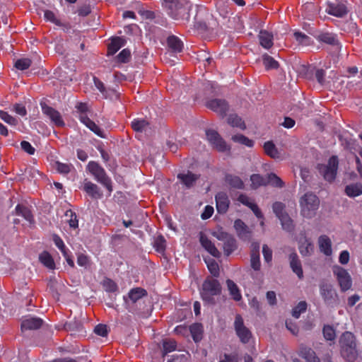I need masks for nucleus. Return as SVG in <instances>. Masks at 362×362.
Wrapping results in <instances>:
<instances>
[{
  "label": "nucleus",
  "mask_w": 362,
  "mask_h": 362,
  "mask_svg": "<svg viewBox=\"0 0 362 362\" xmlns=\"http://www.w3.org/2000/svg\"><path fill=\"white\" fill-rule=\"evenodd\" d=\"M162 4L172 18L189 24L194 29L206 30V25L202 17L204 8L193 5L187 0H163Z\"/></svg>",
  "instance_id": "1"
},
{
  "label": "nucleus",
  "mask_w": 362,
  "mask_h": 362,
  "mask_svg": "<svg viewBox=\"0 0 362 362\" xmlns=\"http://www.w3.org/2000/svg\"><path fill=\"white\" fill-rule=\"evenodd\" d=\"M221 293V286L219 281L213 278H206L202 284L200 295L202 300L209 305L216 303L215 296Z\"/></svg>",
  "instance_id": "2"
},
{
  "label": "nucleus",
  "mask_w": 362,
  "mask_h": 362,
  "mask_svg": "<svg viewBox=\"0 0 362 362\" xmlns=\"http://www.w3.org/2000/svg\"><path fill=\"white\" fill-rule=\"evenodd\" d=\"M86 170L93 175L96 182L106 188L109 194L112 193L113 191L112 180L102 165L98 162L91 160L88 163Z\"/></svg>",
  "instance_id": "3"
},
{
  "label": "nucleus",
  "mask_w": 362,
  "mask_h": 362,
  "mask_svg": "<svg viewBox=\"0 0 362 362\" xmlns=\"http://www.w3.org/2000/svg\"><path fill=\"white\" fill-rule=\"evenodd\" d=\"M300 213L306 218H311L316 214L319 208L320 200L312 192H307L300 199Z\"/></svg>",
  "instance_id": "4"
},
{
  "label": "nucleus",
  "mask_w": 362,
  "mask_h": 362,
  "mask_svg": "<svg viewBox=\"0 0 362 362\" xmlns=\"http://www.w3.org/2000/svg\"><path fill=\"white\" fill-rule=\"evenodd\" d=\"M341 354L347 358L348 362L356 358L357 356L356 344L354 335L350 332H345L339 339Z\"/></svg>",
  "instance_id": "5"
},
{
  "label": "nucleus",
  "mask_w": 362,
  "mask_h": 362,
  "mask_svg": "<svg viewBox=\"0 0 362 362\" xmlns=\"http://www.w3.org/2000/svg\"><path fill=\"white\" fill-rule=\"evenodd\" d=\"M319 287L320 294L327 306L334 308L339 304L338 294L332 284L322 281Z\"/></svg>",
  "instance_id": "6"
},
{
  "label": "nucleus",
  "mask_w": 362,
  "mask_h": 362,
  "mask_svg": "<svg viewBox=\"0 0 362 362\" xmlns=\"http://www.w3.org/2000/svg\"><path fill=\"white\" fill-rule=\"evenodd\" d=\"M338 164L339 161L337 156H332L329 159L327 165L318 164L317 168L320 174L323 176L325 180L332 182L336 177Z\"/></svg>",
  "instance_id": "7"
},
{
  "label": "nucleus",
  "mask_w": 362,
  "mask_h": 362,
  "mask_svg": "<svg viewBox=\"0 0 362 362\" xmlns=\"http://www.w3.org/2000/svg\"><path fill=\"white\" fill-rule=\"evenodd\" d=\"M333 274L337 279L341 292H346L351 288L352 279L345 269L339 266H334Z\"/></svg>",
  "instance_id": "8"
},
{
  "label": "nucleus",
  "mask_w": 362,
  "mask_h": 362,
  "mask_svg": "<svg viewBox=\"0 0 362 362\" xmlns=\"http://www.w3.org/2000/svg\"><path fill=\"white\" fill-rule=\"evenodd\" d=\"M206 136L209 144L217 151L225 152L228 149L226 143L216 131L206 130Z\"/></svg>",
  "instance_id": "9"
},
{
  "label": "nucleus",
  "mask_w": 362,
  "mask_h": 362,
  "mask_svg": "<svg viewBox=\"0 0 362 362\" xmlns=\"http://www.w3.org/2000/svg\"><path fill=\"white\" fill-rule=\"evenodd\" d=\"M235 329L237 335L243 343H247L251 337L250 331L244 325L243 320L239 315L235 319Z\"/></svg>",
  "instance_id": "10"
},
{
  "label": "nucleus",
  "mask_w": 362,
  "mask_h": 362,
  "mask_svg": "<svg viewBox=\"0 0 362 362\" xmlns=\"http://www.w3.org/2000/svg\"><path fill=\"white\" fill-rule=\"evenodd\" d=\"M206 107L217 112L222 117H225L229 109L227 101L224 99H212L206 103Z\"/></svg>",
  "instance_id": "11"
},
{
  "label": "nucleus",
  "mask_w": 362,
  "mask_h": 362,
  "mask_svg": "<svg viewBox=\"0 0 362 362\" xmlns=\"http://www.w3.org/2000/svg\"><path fill=\"white\" fill-rule=\"evenodd\" d=\"M64 329L72 336H83L86 333L83 323L76 317L66 322L64 325Z\"/></svg>",
  "instance_id": "12"
},
{
  "label": "nucleus",
  "mask_w": 362,
  "mask_h": 362,
  "mask_svg": "<svg viewBox=\"0 0 362 362\" xmlns=\"http://www.w3.org/2000/svg\"><path fill=\"white\" fill-rule=\"evenodd\" d=\"M42 111L49 119L57 126L63 127L64 126V122L63 121L60 113L52 107H49L45 103H41Z\"/></svg>",
  "instance_id": "13"
},
{
  "label": "nucleus",
  "mask_w": 362,
  "mask_h": 362,
  "mask_svg": "<svg viewBox=\"0 0 362 362\" xmlns=\"http://www.w3.org/2000/svg\"><path fill=\"white\" fill-rule=\"evenodd\" d=\"M177 177L187 189H190L195 185L197 181L199 179V175L187 170V172L179 173Z\"/></svg>",
  "instance_id": "14"
},
{
  "label": "nucleus",
  "mask_w": 362,
  "mask_h": 362,
  "mask_svg": "<svg viewBox=\"0 0 362 362\" xmlns=\"http://www.w3.org/2000/svg\"><path fill=\"white\" fill-rule=\"evenodd\" d=\"M327 13L338 18H342L348 13L346 6L341 2L329 3L326 8Z\"/></svg>",
  "instance_id": "15"
},
{
  "label": "nucleus",
  "mask_w": 362,
  "mask_h": 362,
  "mask_svg": "<svg viewBox=\"0 0 362 362\" xmlns=\"http://www.w3.org/2000/svg\"><path fill=\"white\" fill-rule=\"evenodd\" d=\"M215 200L218 213L226 214L230 205V200L227 194L224 192H218L215 196Z\"/></svg>",
  "instance_id": "16"
},
{
  "label": "nucleus",
  "mask_w": 362,
  "mask_h": 362,
  "mask_svg": "<svg viewBox=\"0 0 362 362\" xmlns=\"http://www.w3.org/2000/svg\"><path fill=\"white\" fill-rule=\"evenodd\" d=\"M43 324V320L37 317L26 316L21 322V329L35 330L40 328Z\"/></svg>",
  "instance_id": "17"
},
{
  "label": "nucleus",
  "mask_w": 362,
  "mask_h": 362,
  "mask_svg": "<svg viewBox=\"0 0 362 362\" xmlns=\"http://www.w3.org/2000/svg\"><path fill=\"white\" fill-rule=\"evenodd\" d=\"M53 241L55 245L58 247V249L62 252L63 256L64 257L67 264L71 267H74V262L71 258L69 250L66 248V245L64 243L62 239L58 235L54 234L53 235Z\"/></svg>",
  "instance_id": "18"
},
{
  "label": "nucleus",
  "mask_w": 362,
  "mask_h": 362,
  "mask_svg": "<svg viewBox=\"0 0 362 362\" xmlns=\"http://www.w3.org/2000/svg\"><path fill=\"white\" fill-rule=\"evenodd\" d=\"M199 242L202 246L213 257L216 258L221 257V254L215 245L202 233H200Z\"/></svg>",
  "instance_id": "19"
},
{
  "label": "nucleus",
  "mask_w": 362,
  "mask_h": 362,
  "mask_svg": "<svg viewBox=\"0 0 362 362\" xmlns=\"http://www.w3.org/2000/svg\"><path fill=\"white\" fill-rule=\"evenodd\" d=\"M146 296H147L146 291L138 287L130 290L128 296H124V300L127 305H129L130 301L132 303H136Z\"/></svg>",
  "instance_id": "20"
},
{
  "label": "nucleus",
  "mask_w": 362,
  "mask_h": 362,
  "mask_svg": "<svg viewBox=\"0 0 362 362\" xmlns=\"http://www.w3.org/2000/svg\"><path fill=\"white\" fill-rule=\"evenodd\" d=\"M288 259L290 267L293 272L295 273L300 279H303V272L302 269L301 262L299 259L297 253L295 252L291 253L288 257Z\"/></svg>",
  "instance_id": "21"
},
{
  "label": "nucleus",
  "mask_w": 362,
  "mask_h": 362,
  "mask_svg": "<svg viewBox=\"0 0 362 362\" xmlns=\"http://www.w3.org/2000/svg\"><path fill=\"white\" fill-rule=\"evenodd\" d=\"M238 237L243 240H249L251 238V232L247 226L240 219H237L234 223Z\"/></svg>",
  "instance_id": "22"
},
{
  "label": "nucleus",
  "mask_w": 362,
  "mask_h": 362,
  "mask_svg": "<svg viewBox=\"0 0 362 362\" xmlns=\"http://www.w3.org/2000/svg\"><path fill=\"white\" fill-rule=\"evenodd\" d=\"M83 189L93 199H101L103 197V192L100 187L90 181L86 180Z\"/></svg>",
  "instance_id": "23"
},
{
  "label": "nucleus",
  "mask_w": 362,
  "mask_h": 362,
  "mask_svg": "<svg viewBox=\"0 0 362 362\" xmlns=\"http://www.w3.org/2000/svg\"><path fill=\"white\" fill-rule=\"evenodd\" d=\"M80 121L84 124L90 131L101 138H105L106 134L88 116L82 115L80 117Z\"/></svg>",
  "instance_id": "24"
},
{
  "label": "nucleus",
  "mask_w": 362,
  "mask_h": 362,
  "mask_svg": "<svg viewBox=\"0 0 362 362\" xmlns=\"http://www.w3.org/2000/svg\"><path fill=\"white\" fill-rule=\"evenodd\" d=\"M299 356L305 359L306 362H320L315 352L311 348L304 345L300 346Z\"/></svg>",
  "instance_id": "25"
},
{
  "label": "nucleus",
  "mask_w": 362,
  "mask_h": 362,
  "mask_svg": "<svg viewBox=\"0 0 362 362\" xmlns=\"http://www.w3.org/2000/svg\"><path fill=\"white\" fill-rule=\"evenodd\" d=\"M126 44V40L122 37H115L108 45V55L115 54L121 47Z\"/></svg>",
  "instance_id": "26"
},
{
  "label": "nucleus",
  "mask_w": 362,
  "mask_h": 362,
  "mask_svg": "<svg viewBox=\"0 0 362 362\" xmlns=\"http://www.w3.org/2000/svg\"><path fill=\"white\" fill-rule=\"evenodd\" d=\"M93 81H94L95 86L97 88V89L99 90V91L103 94V95L105 98L112 99L113 95H115V97H117V93L115 92V90L110 89V88L107 89L105 87L104 83L100 80H99L98 78L94 77Z\"/></svg>",
  "instance_id": "27"
},
{
  "label": "nucleus",
  "mask_w": 362,
  "mask_h": 362,
  "mask_svg": "<svg viewBox=\"0 0 362 362\" xmlns=\"http://www.w3.org/2000/svg\"><path fill=\"white\" fill-rule=\"evenodd\" d=\"M260 45L265 49H269L273 46V35L267 30H261L259 33Z\"/></svg>",
  "instance_id": "28"
},
{
  "label": "nucleus",
  "mask_w": 362,
  "mask_h": 362,
  "mask_svg": "<svg viewBox=\"0 0 362 362\" xmlns=\"http://www.w3.org/2000/svg\"><path fill=\"white\" fill-rule=\"evenodd\" d=\"M319 247L322 252L325 255H332V243L327 235H321L318 239Z\"/></svg>",
  "instance_id": "29"
},
{
  "label": "nucleus",
  "mask_w": 362,
  "mask_h": 362,
  "mask_svg": "<svg viewBox=\"0 0 362 362\" xmlns=\"http://www.w3.org/2000/svg\"><path fill=\"white\" fill-rule=\"evenodd\" d=\"M346 194L351 198L360 196L362 194V184L361 183H352L348 185L345 187Z\"/></svg>",
  "instance_id": "30"
},
{
  "label": "nucleus",
  "mask_w": 362,
  "mask_h": 362,
  "mask_svg": "<svg viewBox=\"0 0 362 362\" xmlns=\"http://www.w3.org/2000/svg\"><path fill=\"white\" fill-rule=\"evenodd\" d=\"M16 213L18 216H23L29 223H34V218L31 211L27 206L18 204L16 207Z\"/></svg>",
  "instance_id": "31"
},
{
  "label": "nucleus",
  "mask_w": 362,
  "mask_h": 362,
  "mask_svg": "<svg viewBox=\"0 0 362 362\" xmlns=\"http://www.w3.org/2000/svg\"><path fill=\"white\" fill-rule=\"evenodd\" d=\"M167 43L170 49L174 52H180L182 50L183 43L177 36H169L167 39Z\"/></svg>",
  "instance_id": "32"
},
{
  "label": "nucleus",
  "mask_w": 362,
  "mask_h": 362,
  "mask_svg": "<svg viewBox=\"0 0 362 362\" xmlns=\"http://www.w3.org/2000/svg\"><path fill=\"white\" fill-rule=\"evenodd\" d=\"M189 331L194 342L200 341L203 336V326L201 323H194L189 326Z\"/></svg>",
  "instance_id": "33"
},
{
  "label": "nucleus",
  "mask_w": 362,
  "mask_h": 362,
  "mask_svg": "<svg viewBox=\"0 0 362 362\" xmlns=\"http://www.w3.org/2000/svg\"><path fill=\"white\" fill-rule=\"evenodd\" d=\"M226 284L230 295L232 296L233 300L235 301L240 300L242 299V295L236 284L233 281L228 279L226 281Z\"/></svg>",
  "instance_id": "34"
},
{
  "label": "nucleus",
  "mask_w": 362,
  "mask_h": 362,
  "mask_svg": "<svg viewBox=\"0 0 362 362\" xmlns=\"http://www.w3.org/2000/svg\"><path fill=\"white\" fill-rule=\"evenodd\" d=\"M224 254L229 256L237 249V242L231 235L223 242Z\"/></svg>",
  "instance_id": "35"
},
{
  "label": "nucleus",
  "mask_w": 362,
  "mask_h": 362,
  "mask_svg": "<svg viewBox=\"0 0 362 362\" xmlns=\"http://www.w3.org/2000/svg\"><path fill=\"white\" fill-rule=\"evenodd\" d=\"M225 180L233 188L239 189L244 188V183L238 176L228 174L226 175Z\"/></svg>",
  "instance_id": "36"
},
{
  "label": "nucleus",
  "mask_w": 362,
  "mask_h": 362,
  "mask_svg": "<svg viewBox=\"0 0 362 362\" xmlns=\"http://www.w3.org/2000/svg\"><path fill=\"white\" fill-rule=\"evenodd\" d=\"M39 259L40 262L48 269H54L55 264L54 259L48 252H42L39 256Z\"/></svg>",
  "instance_id": "37"
},
{
  "label": "nucleus",
  "mask_w": 362,
  "mask_h": 362,
  "mask_svg": "<svg viewBox=\"0 0 362 362\" xmlns=\"http://www.w3.org/2000/svg\"><path fill=\"white\" fill-rule=\"evenodd\" d=\"M252 187L257 189L260 186H266L268 185L267 177H264L259 174H253L250 177Z\"/></svg>",
  "instance_id": "38"
},
{
  "label": "nucleus",
  "mask_w": 362,
  "mask_h": 362,
  "mask_svg": "<svg viewBox=\"0 0 362 362\" xmlns=\"http://www.w3.org/2000/svg\"><path fill=\"white\" fill-rule=\"evenodd\" d=\"M264 149L265 153L273 158H279V153L274 145V144L271 141H267L264 144Z\"/></svg>",
  "instance_id": "39"
},
{
  "label": "nucleus",
  "mask_w": 362,
  "mask_h": 362,
  "mask_svg": "<svg viewBox=\"0 0 362 362\" xmlns=\"http://www.w3.org/2000/svg\"><path fill=\"white\" fill-rule=\"evenodd\" d=\"M279 219L281 222L282 228L284 230H286L288 232H291L292 230H293V229H294L293 221L288 214H284L283 216L279 218Z\"/></svg>",
  "instance_id": "40"
},
{
  "label": "nucleus",
  "mask_w": 362,
  "mask_h": 362,
  "mask_svg": "<svg viewBox=\"0 0 362 362\" xmlns=\"http://www.w3.org/2000/svg\"><path fill=\"white\" fill-rule=\"evenodd\" d=\"M228 123L234 127H238L241 129L246 128L245 122L235 114H231L228 117Z\"/></svg>",
  "instance_id": "41"
},
{
  "label": "nucleus",
  "mask_w": 362,
  "mask_h": 362,
  "mask_svg": "<svg viewBox=\"0 0 362 362\" xmlns=\"http://www.w3.org/2000/svg\"><path fill=\"white\" fill-rule=\"evenodd\" d=\"M317 40L331 45H335L338 44V40L336 36L332 33H321L317 36Z\"/></svg>",
  "instance_id": "42"
},
{
  "label": "nucleus",
  "mask_w": 362,
  "mask_h": 362,
  "mask_svg": "<svg viewBox=\"0 0 362 362\" xmlns=\"http://www.w3.org/2000/svg\"><path fill=\"white\" fill-rule=\"evenodd\" d=\"M205 262L207 265L208 269L210 273L214 277H218L219 276V267L216 261L212 258L205 259Z\"/></svg>",
  "instance_id": "43"
},
{
  "label": "nucleus",
  "mask_w": 362,
  "mask_h": 362,
  "mask_svg": "<svg viewBox=\"0 0 362 362\" xmlns=\"http://www.w3.org/2000/svg\"><path fill=\"white\" fill-rule=\"evenodd\" d=\"M262 61L267 69H276L279 66L278 62L267 54L262 56Z\"/></svg>",
  "instance_id": "44"
},
{
  "label": "nucleus",
  "mask_w": 362,
  "mask_h": 362,
  "mask_svg": "<svg viewBox=\"0 0 362 362\" xmlns=\"http://www.w3.org/2000/svg\"><path fill=\"white\" fill-rule=\"evenodd\" d=\"M231 139L234 142L243 144L247 147H252L254 145L252 140L240 134L233 135Z\"/></svg>",
  "instance_id": "45"
},
{
  "label": "nucleus",
  "mask_w": 362,
  "mask_h": 362,
  "mask_svg": "<svg viewBox=\"0 0 362 362\" xmlns=\"http://www.w3.org/2000/svg\"><path fill=\"white\" fill-rule=\"evenodd\" d=\"M148 124V122L143 119H134L131 122L132 129L139 132H143Z\"/></svg>",
  "instance_id": "46"
},
{
  "label": "nucleus",
  "mask_w": 362,
  "mask_h": 362,
  "mask_svg": "<svg viewBox=\"0 0 362 362\" xmlns=\"http://www.w3.org/2000/svg\"><path fill=\"white\" fill-rule=\"evenodd\" d=\"M272 210L278 218L288 214L286 211L285 204L280 202H276L273 204Z\"/></svg>",
  "instance_id": "47"
},
{
  "label": "nucleus",
  "mask_w": 362,
  "mask_h": 362,
  "mask_svg": "<svg viewBox=\"0 0 362 362\" xmlns=\"http://www.w3.org/2000/svg\"><path fill=\"white\" fill-rule=\"evenodd\" d=\"M32 64V61L29 58H21L17 59L14 63V66L21 71L28 69Z\"/></svg>",
  "instance_id": "48"
},
{
  "label": "nucleus",
  "mask_w": 362,
  "mask_h": 362,
  "mask_svg": "<svg viewBox=\"0 0 362 362\" xmlns=\"http://www.w3.org/2000/svg\"><path fill=\"white\" fill-rule=\"evenodd\" d=\"M307 303L304 300L300 301L297 305L293 309L292 315L295 318H299L301 313H305L307 309Z\"/></svg>",
  "instance_id": "49"
},
{
  "label": "nucleus",
  "mask_w": 362,
  "mask_h": 362,
  "mask_svg": "<svg viewBox=\"0 0 362 362\" xmlns=\"http://www.w3.org/2000/svg\"><path fill=\"white\" fill-rule=\"evenodd\" d=\"M176 349V342L173 340H163V356L175 351Z\"/></svg>",
  "instance_id": "50"
},
{
  "label": "nucleus",
  "mask_w": 362,
  "mask_h": 362,
  "mask_svg": "<svg viewBox=\"0 0 362 362\" xmlns=\"http://www.w3.org/2000/svg\"><path fill=\"white\" fill-rule=\"evenodd\" d=\"M313 249V245L307 239L299 246V251L303 256H308L310 254Z\"/></svg>",
  "instance_id": "51"
},
{
  "label": "nucleus",
  "mask_w": 362,
  "mask_h": 362,
  "mask_svg": "<svg viewBox=\"0 0 362 362\" xmlns=\"http://www.w3.org/2000/svg\"><path fill=\"white\" fill-rule=\"evenodd\" d=\"M66 216H69L70 218L68 220L70 228L76 229L78 227V220L75 212L71 210L66 211L65 214Z\"/></svg>",
  "instance_id": "52"
},
{
  "label": "nucleus",
  "mask_w": 362,
  "mask_h": 362,
  "mask_svg": "<svg viewBox=\"0 0 362 362\" xmlns=\"http://www.w3.org/2000/svg\"><path fill=\"white\" fill-rule=\"evenodd\" d=\"M267 181H268V184H270L274 187H284L283 181L281 180L280 177H279L274 173L268 174Z\"/></svg>",
  "instance_id": "53"
},
{
  "label": "nucleus",
  "mask_w": 362,
  "mask_h": 362,
  "mask_svg": "<svg viewBox=\"0 0 362 362\" xmlns=\"http://www.w3.org/2000/svg\"><path fill=\"white\" fill-rule=\"evenodd\" d=\"M55 166L57 170L61 174H68L74 168L71 164L63 163L59 161L55 163Z\"/></svg>",
  "instance_id": "54"
},
{
  "label": "nucleus",
  "mask_w": 362,
  "mask_h": 362,
  "mask_svg": "<svg viewBox=\"0 0 362 362\" xmlns=\"http://www.w3.org/2000/svg\"><path fill=\"white\" fill-rule=\"evenodd\" d=\"M0 118L10 125L15 126L18 124V119L16 118L2 110L0 111Z\"/></svg>",
  "instance_id": "55"
},
{
  "label": "nucleus",
  "mask_w": 362,
  "mask_h": 362,
  "mask_svg": "<svg viewBox=\"0 0 362 362\" xmlns=\"http://www.w3.org/2000/svg\"><path fill=\"white\" fill-rule=\"evenodd\" d=\"M323 335L327 340L332 341L335 338V331L329 325H325L323 327Z\"/></svg>",
  "instance_id": "56"
},
{
  "label": "nucleus",
  "mask_w": 362,
  "mask_h": 362,
  "mask_svg": "<svg viewBox=\"0 0 362 362\" xmlns=\"http://www.w3.org/2000/svg\"><path fill=\"white\" fill-rule=\"evenodd\" d=\"M294 37L299 43L305 45H307L310 43V38L301 32H295Z\"/></svg>",
  "instance_id": "57"
},
{
  "label": "nucleus",
  "mask_w": 362,
  "mask_h": 362,
  "mask_svg": "<svg viewBox=\"0 0 362 362\" xmlns=\"http://www.w3.org/2000/svg\"><path fill=\"white\" fill-rule=\"evenodd\" d=\"M131 57V52L129 49H122L119 54L117 56L118 62L122 63H126L129 62Z\"/></svg>",
  "instance_id": "58"
},
{
  "label": "nucleus",
  "mask_w": 362,
  "mask_h": 362,
  "mask_svg": "<svg viewBox=\"0 0 362 362\" xmlns=\"http://www.w3.org/2000/svg\"><path fill=\"white\" fill-rule=\"evenodd\" d=\"M250 265L255 271H259L261 267L259 255H250Z\"/></svg>",
  "instance_id": "59"
},
{
  "label": "nucleus",
  "mask_w": 362,
  "mask_h": 362,
  "mask_svg": "<svg viewBox=\"0 0 362 362\" xmlns=\"http://www.w3.org/2000/svg\"><path fill=\"white\" fill-rule=\"evenodd\" d=\"M44 17L45 18V19L47 21H51L52 23H54V24H56L57 25H61L60 21L58 20L55 17L54 13L52 11H49V10L45 11Z\"/></svg>",
  "instance_id": "60"
},
{
  "label": "nucleus",
  "mask_w": 362,
  "mask_h": 362,
  "mask_svg": "<svg viewBox=\"0 0 362 362\" xmlns=\"http://www.w3.org/2000/svg\"><path fill=\"white\" fill-rule=\"evenodd\" d=\"M77 264L81 267H87L90 264V259L87 255L80 253L77 256Z\"/></svg>",
  "instance_id": "61"
},
{
  "label": "nucleus",
  "mask_w": 362,
  "mask_h": 362,
  "mask_svg": "<svg viewBox=\"0 0 362 362\" xmlns=\"http://www.w3.org/2000/svg\"><path fill=\"white\" fill-rule=\"evenodd\" d=\"M262 253H263L264 261L267 263L270 262L272 259V251L268 247L267 245H263Z\"/></svg>",
  "instance_id": "62"
},
{
  "label": "nucleus",
  "mask_w": 362,
  "mask_h": 362,
  "mask_svg": "<svg viewBox=\"0 0 362 362\" xmlns=\"http://www.w3.org/2000/svg\"><path fill=\"white\" fill-rule=\"evenodd\" d=\"M94 332L100 336L105 337L107 334V325L103 324H99L95 327Z\"/></svg>",
  "instance_id": "63"
},
{
  "label": "nucleus",
  "mask_w": 362,
  "mask_h": 362,
  "mask_svg": "<svg viewBox=\"0 0 362 362\" xmlns=\"http://www.w3.org/2000/svg\"><path fill=\"white\" fill-rule=\"evenodd\" d=\"M325 71L323 70L322 69H316L315 72V78L317 81V82L321 85H323L325 82Z\"/></svg>",
  "instance_id": "64"
}]
</instances>
